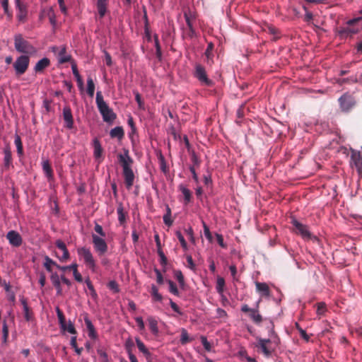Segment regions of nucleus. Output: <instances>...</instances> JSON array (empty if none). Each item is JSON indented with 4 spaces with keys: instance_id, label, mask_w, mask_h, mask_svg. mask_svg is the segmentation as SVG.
I'll return each mask as SVG.
<instances>
[{
    "instance_id": "f257e3e1",
    "label": "nucleus",
    "mask_w": 362,
    "mask_h": 362,
    "mask_svg": "<svg viewBox=\"0 0 362 362\" xmlns=\"http://www.w3.org/2000/svg\"><path fill=\"white\" fill-rule=\"evenodd\" d=\"M118 160L122 167V174L127 189H130L134 185L135 175L132 169L133 159L129 156V151L125 150L124 153H119Z\"/></svg>"
},
{
    "instance_id": "f03ea898",
    "label": "nucleus",
    "mask_w": 362,
    "mask_h": 362,
    "mask_svg": "<svg viewBox=\"0 0 362 362\" xmlns=\"http://www.w3.org/2000/svg\"><path fill=\"white\" fill-rule=\"evenodd\" d=\"M95 103L103 119L107 123H112L116 118V114L104 100L100 91L96 93Z\"/></svg>"
},
{
    "instance_id": "7ed1b4c3",
    "label": "nucleus",
    "mask_w": 362,
    "mask_h": 362,
    "mask_svg": "<svg viewBox=\"0 0 362 362\" xmlns=\"http://www.w3.org/2000/svg\"><path fill=\"white\" fill-rule=\"evenodd\" d=\"M14 46L16 49L21 53L27 54H34L37 49L29 42L24 40L21 35H17L14 37Z\"/></svg>"
},
{
    "instance_id": "20e7f679",
    "label": "nucleus",
    "mask_w": 362,
    "mask_h": 362,
    "mask_svg": "<svg viewBox=\"0 0 362 362\" xmlns=\"http://www.w3.org/2000/svg\"><path fill=\"white\" fill-rule=\"evenodd\" d=\"M77 253L79 257L83 259L86 266L93 272L97 269L96 262L89 248L81 247L77 249Z\"/></svg>"
},
{
    "instance_id": "39448f33",
    "label": "nucleus",
    "mask_w": 362,
    "mask_h": 362,
    "mask_svg": "<svg viewBox=\"0 0 362 362\" xmlns=\"http://www.w3.org/2000/svg\"><path fill=\"white\" fill-rule=\"evenodd\" d=\"M361 29H362V10L361 16L348 21L346 27L342 28L339 34L341 37H346L358 33Z\"/></svg>"
},
{
    "instance_id": "423d86ee",
    "label": "nucleus",
    "mask_w": 362,
    "mask_h": 362,
    "mask_svg": "<svg viewBox=\"0 0 362 362\" xmlns=\"http://www.w3.org/2000/svg\"><path fill=\"white\" fill-rule=\"evenodd\" d=\"M29 64L30 57L28 55L23 54L18 57L13 63L16 76H20L24 74L28 69Z\"/></svg>"
},
{
    "instance_id": "0eeeda50",
    "label": "nucleus",
    "mask_w": 362,
    "mask_h": 362,
    "mask_svg": "<svg viewBox=\"0 0 362 362\" xmlns=\"http://www.w3.org/2000/svg\"><path fill=\"white\" fill-rule=\"evenodd\" d=\"M104 237H100L96 234H92V240L94 249L99 255H104L107 251V244Z\"/></svg>"
},
{
    "instance_id": "6e6552de",
    "label": "nucleus",
    "mask_w": 362,
    "mask_h": 362,
    "mask_svg": "<svg viewBox=\"0 0 362 362\" xmlns=\"http://www.w3.org/2000/svg\"><path fill=\"white\" fill-rule=\"evenodd\" d=\"M194 76L204 86H211L212 81L207 77L205 69L201 64H196Z\"/></svg>"
},
{
    "instance_id": "1a4fd4ad",
    "label": "nucleus",
    "mask_w": 362,
    "mask_h": 362,
    "mask_svg": "<svg viewBox=\"0 0 362 362\" xmlns=\"http://www.w3.org/2000/svg\"><path fill=\"white\" fill-rule=\"evenodd\" d=\"M52 52L57 55V60L60 64H64L71 60V55L66 52L65 46L53 47Z\"/></svg>"
},
{
    "instance_id": "9d476101",
    "label": "nucleus",
    "mask_w": 362,
    "mask_h": 362,
    "mask_svg": "<svg viewBox=\"0 0 362 362\" xmlns=\"http://www.w3.org/2000/svg\"><path fill=\"white\" fill-rule=\"evenodd\" d=\"M45 17H48L50 24L53 28H55L57 25L56 15L52 6L45 7L41 9L40 19L42 20Z\"/></svg>"
},
{
    "instance_id": "9b49d317",
    "label": "nucleus",
    "mask_w": 362,
    "mask_h": 362,
    "mask_svg": "<svg viewBox=\"0 0 362 362\" xmlns=\"http://www.w3.org/2000/svg\"><path fill=\"white\" fill-rule=\"evenodd\" d=\"M339 102L341 108L344 111L349 110L355 105V100L354 98L348 93H345L341 97H340Z\"/></svg>"
},
{
    "instance_id": "f8f14e48",
    "label": "nucleus",
    "mask_w": 362,
    "mask_h": 362,
    "mask_svg": "<svg viewBox=\"0 0 362 362\" xmlns=\"http://www.w3.org/2000/svg\"><path fill=\"white\" fill-rule=\"evenodd\" d=\"M292 223L296 228V233L300 234L303 238L307 240L311 238V234L306 226L300 223L296 220H293Z\"/></svg>"
},
{
    "instance_id": "ddd939ff",
    "label": "nucleus",
    "mask_w": 362,
    "mask_h": 362,
    "mask_svg": "<svg viewBox=\"0 0 362 362\" xmlns=\"http://www.w3.org/2000/svg\"><path fill=\"white\" fill-rule=\"evenodd\" d=\"M6 238L9 243L14 247H19L23 242L21 235L15 230L8 231L6 234Z\"/></svg>"
},
{
    "instance_id": "4468645a",
    "label": "nucleus",
    "mask_w": 362,
    "mask_h": 362,
    "mask_svg": "<svg viewBox=\"0 0 362 362\" xmlns=\"http://www.w3.org/2000/svg\"><path fill=\"white\" fill-rule=\"evenodd\" d=\"M15 4L18 10L17 18L18 21L25 22L27 17L26 6L21 2V0H15Z\"/></svg>"
},
{
    "instance_id": "2eb2a0df",
    "label": "nucleus",
    "mask_w": 362,
    "mask_h": 362,
    "mask_svg": "<svg viewBox=\"0 0 362 362\" xmlns=\"http://www.w3.org/2000/svg\"><path fill=\"white\" fill-rule=\"evenodd\" d=\"M63 118L64 120V127L67 129H72L74 127V120L71 110L69 107H65L63 109Z\"/></svg>"
},
{
    "instance_id": "dca6fc26",
    "label": "nucleus",
    "mask_w": 362,
    "mask_h": 362,
    "mask_svg": "<svg viewBox=\"0 0 362 362\" xmlns=\"http://www.w3.org/2000/svg\"><path fill=\"white\" fill-rule=\"evenodd\" d=\"M84 322L86 326L88 336L89 337V338L92 339H96L98 337V334L91 320L88 317H86L84 318Z\"/></svg>"
},
{
    "instance_id": "f3484780",
    "label": "nucleus",
    "mask_w": 362,
    "mask_h": 362,
    "mask_svg": "<svg viewBox=\"0 0 362 362\" xmlns=\"http://www.w3.org/2000/svg\"><path fill=\"white\" fill-rule=\"evenodd\" d=\"M50 61L48 58L44 57L39 60L34 66V71L35 73H41L43 70L49 66Z\"/></svg>"
},
{
    "instance_id": "a211bd4d",
    "label": "nucleus",
    "mask_w": 362,
    "mask_h": 362,
    "mask_svg": "<svg viewBox=\"0 0 362 362\" xmlns=\"http://www.w3.org/2000/svg\"><path fill=\"white\" fill-rule=\"evenodd\" d=\"M51 281L57 290V294L61 295L62 293V288L61 286V280L60 276L57 274V273H52L50 276Z\"/></svg>"
},
{
    "instance_id": "6ab92c4d",
    "label": "nucleus",
    "mask_w": 362,
    "mask_h": 362,
    "mask_svg": "<svg viewBox=\"0 0 362 362\" xmlns=\"http://www.w3.org/2000/svg\"><path fill=\"white\" fill-rule=\"evenodd\" d=\"M271 343L270 339H258L257 346L259 347L266 356H269L272 351L268 348L267 344Z\"/></svg>"
},
{
    "instance_id": "aec40b11",
    "label": "nucleus",
    "mask_w": 362,
    "mask_h": 362,
    "mask_svg": "<svg viewBox=\"0 0 362 362\" xmlns=\"http://www.w3.org/2000/svg\"><path fill=\"white\" fill-rule=\"evenodd\" d=\"M256 290L262 296H269V288L266 283L255 282Z\"/></svg>"
},
{
    "instance_id": "412c9836",
    "label": "nucleus",
    "mask_w": 362,
    "mask_h": 362,
    "mask_svg": "<svg viewBox=\"0 0 362 362\" xmlns=\"http://www.w3.org/2000/svg\"><path fill=\"white\" fill-rule=\"evenodd\" d=\"M93 156L95 159H99L102 157L103 153V148L100 144V141L95 138L93 140Z\"/></svg>"
},
{
    "instance_id": "4be33fe9",
    "label": "nucleus",
    "mask_w": 362,
    "mask_h": 362,
    "mask_svg": "<svg viewBox=\"0 0 362 362\" xmlns=\"http://www.w3.org/2000/svg\"><path fill=\"white\" fill-rule=\"evenodd\" d=\"M136 346L139 350L146 358L147 360L151 359V354L148 351V349L146 347L144 344L141 341V339L138 337L135 339Z\"/></svg>"
},
{
    "instance_id": "5701e85b",
    "label": "nucleus",
    "mask_w": 362,
    "mask_h": 362,
    "mask_svg": "<svg viewBox=\"0 0 362 362\" xmlns=\"http://www.w3.org/2000/svg\"><path fill=\"white\" fill-rule=\"evenodd\" d=\"M147 321L148 323L149 329L153 334L158 335L159 332L158 327V320L156 317L153 316H149L147 318Z\"/></svg>"
},
{
    "instance_id": "b1692460",
    "label": "nucleus",
    "mask_w": 362,
    "mask_h": 362,
    "mask_svg": "<svg viewBox=\"0 0 362 362\" xmlns=\"http://www.w3.org/2000/svg\"><path fill=\"white\" fill-rule=\"evenodd\" d=\"M42 165L43 172H44L45 176L47 177V178L48 179V180L49 181L52 180H53V172H52V169L49 165V160H43Z\"/></svg>"
},
{
    "instance_id": "393cba45",
    "label": "nucleus",
    "mask_w": 362,
    "mask_h": 362,
    "mask_svg": "<svg viewBox=\"0 0 362 362\" xmlns=\"http://www.w3.org/2000/svg\"><path fill=\"white\" fill-rule=\"evenodd\" d=\"M362 81V74H361L359 76L357 75L352 76L349 78H338L337 79L336 82L339 83V85H342L346 83H358Z\"/></svg>"
},
{
    "instance_id": "a878e982",
    "label": "nucleus",
    "mask_w": 362,
    "mask_h": 362,
    "mask_svg": "<svg viewBox=\"0 0 362 362\" xmlns=\"http://www.w3.org/2000/svg\"><path fill=\"white\" fill-rule=\"evenodd\" d=\"M178 189L184 196L185 204H187L188 203H189L192 199L191 191L182 184L179 185Z\"/></svg>"
},
{
    "instance_id": "bb28decb",
    "label": "nucleus",
    "mask_w": 362,
    "mask_h": 362,
    "mask_svg": "<svg viewBox=\"0 0 362 362\" xmlns=\"http://www.w3.org/2000/svg\"><path fill=\"white\" fill-rule=\"evenodd\" d=\"M185 18L187 23V25L189 28V33L188 35L190 37H193L196 35L195 30L193 28V24L192 22V16L190 13H185Z\"/></svg>"
},
{
    "instance_id": "cd10ccee",
    "label": "nucleus",
    "mask_w": 362,
    "mask_h": 362,
    "mask_svg": "<svg viewBox=\"0 0 362 362\" xmlns=\"http://www.w3.org/2000/svg\"><path fill=\"white\" fill-rule=\"evenodd\" d=\"M185 18L187 23V25L189 28V33L188 35L190 37H193L196 35L195 30L193 28V24L192 22V16L190 13H185Z\"/></svg>"
},
{
    "instance_id": "c85d7f7f",
    "label": "nucleus",
    "mask_w": 362,
    "mask_h": 362,
    "mask_svg": "<svg viewBox=\"0 0 362 362\" xmlns=\"http://www.w3.org/2000/svg\"><path fill=\"white\" fill-rule=\"evenodd\" d=\"M259 300L257 303V308H258ZM250 317L252 320L257 324H259L262 321V317L259 313L258 309H252L250 312Z\"/></svg>"
},
{
    "instance_id": "c756f323",
    "label": "nucleus",
    "mask_w": 362,
    "mask_h": 362,
    "mask_svg": "<svg viewBox=\"0 0 362 362\" xmlns=\"http://www.w3.org/2000/svg\"><path fill=\"white\" fill-rule=\"evenodd\" d=\"M71 69H72L73 74L76 80L78 88L81 90H83V79H82L81 75L79 74V72L77 69L76 66L72 65Z\"/></svg>"
},
{
    "instance_id": "7c9ffc66",
    "label": "nucleus",
    "mask_w": 362,
    "mask_h": 362,
    "mask_svg": "<svg viewBox=\"0 0 362 362\" xmlns=\"http://www.w3.org/2000/svg\"><path fill=\"white\" fill-rule=\"evenodd\" d=\"M107 0H98L97 1V8L98 11V14L100 18H103L107 11Z\"/></svg>"
},
{
    "instance_id": "2f4dec72",
    "label": "nucleus",
    "mask_w": 362,
    "mask_h": 362,
    "mask_svg": "<svg viewBox=\"0 0 362 362\" xmlns=\"http://www.w3.org/2000/svg\"><path fill=\"white\" fill-rule=\"evenodd\" d=\"M124 134V130L122 127H116L110 132V135L112 138H117L118 139H122Z\"/></svg>"
},
{
    "instance_id": "473e14b6",
    "label": "nucleus",
    "mask_w": 362,
    "mask_h": 362,
    "mask_svg": "<svg viewBox=\"0 0 362 362\" xmlns=\"http://www.w3.org/2000/svg\"><path fill=\"white\" fill-rule=\"evenodd\" d=\"M57 264L48 256L45 257V262L43 264V266L45 267L47 272H50L51 274L53 273L52 267L53 266L57 267Z\"/></svg>"
},
{
    "instance_id": "72a5a7b5",
    "label": "nucleus",
    "mask_w": 362,
    "mask_h": 362,
    "mask_svg": "<svg viewBox=\"0 0 362 362\" xmlns=\"http://www.w3.org/2000/svg\"><path fill=\"white\" fill-rule=\"evenodd\" d=\"M62 331L67 332L71 334H76V331L74 326V324L69 320L68 322L64 324V327H60Z\"/></svg>"
},
{
    "instance_id": "f704fd0d",
    "label": "nucleus",
    "mask_w": 362,
    "mask_h": 362,
    "mask_svg": "<svg viewBox=\"0 0 362 362\" xmlns=\"http://www.w3.org/2000/svg\"><path fill=\"white\" fill-rule=\"evenodd\" d=\"M4 165L6 167H8L11 164V159H12L11 158V152L9 148H4Z\"/></svg>"
},
{
    "instance_id": "c9c22d12",
    "label": "nucleus",
    "mask_w": 362,
    "mask_h": 362,
    "mask_svg": "<svg viewBox=\"0 0 362 362\" xmlns=\"http://www.w3.org/2000/svg\"><path fill=\"white\" fill-rule=\"evenodd\" d=\"M151 296L153 299L156 301L160 302L163 299L162 296L159 293L158 288L155 285L151 286Z\"/></svg>"
},
{
    "instance_id": "e433bc0d",
    "label": "nucleus",
    "mask_w": 362,
    "mask_h": 362,
    "mask_svg": "<svg viewBox=\"0 0 362 362\" xmlns=\"http://www.w3.org/2000/svg\"><path fill=\"white\" fill-rule=\"evenodd\" d=\"M95 91V84L93 80L89 77L87 79V93L90 97H93Z\"/></svg>"
},
{
    "instance_id": "4c0bfd02",
    "label": "nucleus",
    "mask_w": 362,
    "mask_h": 362,
    "mask_svg": "<svg viewBox=\"0 0 362 362\" xmlns=\"http://www.w3.org/2000/svg\"><path fill=\"white\" fill-rule=\"evenodd\" d=\"M117 213L118 216V221L121 225L125 223V214L124 212V209L122 205H119L117 209Z\"/></svg>"
},
{
    "instance_id": "58836bf2",
    "label": "nucleus",
    "mask_w": 362,
    "mask_h": 362,
    "mask_svg": "<svg viewBox=\"0 0 362 362\" xmlns=\"http://www.w3.org/2000/svg\"><path fill=\"white\" fill-rule=\"evenodd\" d=\"M225 286V280L222 277H218L216 280V291L219 294H222L223 293Z\"/></svg>"
},
{
    "instance_id": "ea45409f",
    "label": "nucleus",
    "mask_w": 362,
    "mask_h": 362,
    "mask_svg": "<svg viewBox=\"0 0 362 362\" xmlns=\"http://www.w3.org/2000/svg\"><path fill=\"white\" fill-rule=\"evenodd\" d=\"M166 282L168 283V286H169V291L176 296H180V292L177 289V287L176 286V284L171 280H167Z\"/></svg>"
},
{
    "instance_id": "a19ab883",
    "label": "nucleus",
    "mask_w": 362,
    "mask_h": 362,
    "mask_svg": "<svg viewBox=\"0 0 362 362\" xmlns=\"http://www.w3.org/2000/svg\"><path fill=\"white\" fill-rule=\"evenodd\" d=\"M14 144L16 146L18 154L21 156L23 154V144L21 142V139L18 134L15 136Z\"/></svg>"
},
{
    "instance_id": "79ce46f5",
    "label": "nucleus",
    "mask_w": 362,
    "mask_h": 362,
    "mask_svg": "<svg viewBox=\"0 0 362 362\" xmlns=\"http://www.w3.org/2000/svg\"><path fill=\"white\" fill-rule=\"evenodd\" d=\"M174 275L176 279L177 280L180 286L183 288L185 286V279L182 275V273L180 270H176L174 272Z\"/></svg>"
},
{
    "instance_id": "37998d69",
    "label": "nucleus",
    "mask_w": 362,
    "mask_h": 362,
    "mask_svg": "<svg viewBox=\"0 0 362 362\" xmlns=\"http://www.w3.org/2000/svg\"><path fill=\"white\" fill-rule=\"evenodd\" d=\"M72 267L73 274L75 280L77 281L78 282H81L83 281V279L81 274L78 272V264L76 263H73Z\"/></svg>"
},
{
    "instance_id": "c03bdc74",
    "label": "nucleus",
    "mask_w": 362,
    "mask_h": 362,
    "mask_svg": "<svg viewBox=\"0 0 362 362\" xmlns=\"http://www.w3.org/2000/svg\"><path fill=\"white\" fill-rule=\"evenodd\" d=\"M175 235H176L177 238H178L182 247L185 250H187L188 249L187 243L186 240H185L183 235L181 234V233L179 230L175 232Z\"/></svg>"
},
{
    "instance_id": "a18cd8bd",
    "label": "nucleus",
    "mask_w": 362,
    "mask_h": 362,
    "mask_svg": "<svg viewBox=\"0 0 362 362\" xmlns=\"http://www.w3.org/2000/svg\"><path fill=\"white\" fill-rule=\"evenodd\" d=\"M70 344L74 349L76 353L78 355H80L81 354V351H82L83 349L82 348H78L77 346V344H76V336H73L71 338Z\"/></svg>"
},
{
    "instance_id": "49530a36",
    "label": "nucleus",
    "mask_w": 362,
    "mask_h": 362,
    "mask_svg": "<svg viewBox=\"0 0 362 362\" xmlns=\"http://www.w3.org/2000/svg\"><path fill=\"white\" fill-rule=\"evenodd\" d=\"M326 311V305L323 302H320L317 305V315L318 316H322L325 313Z\"/></svg>"
},
{
    "instance_id": "de8ad7c7",
    "label": "nucleus",
    "mask_w": 362,
    "mask_h": 362,
    "mask_svg": "<svg viewBox=\"0 0 362 362\" xmlns=\"http://www.w3.org/2000/svg\"><path fill=\"white\" fill-rule=\"evenodd\" d=\"M57 317L59 320V323L60 327H64V324L66 323V321L65 320V317L62 313V312L60 310L59 308H57L56 309Z\"/></svg>"
},
{
    "instance_id": "09e8293b",
    "label": "nucleus",
    "mask_w": 362,
    "mask_h": 362,
    "mask_svg": "<svg viewBox=\"0 0 362 362\" xmlns=\"http://www.w3.org/2000/svg\"><path fill=\"white\" fill-rule=\"evenodd\" d=\"M189 341V335L186 329H182L181 330V336H180V342L182 344H185Z\"/></svg>"
},
{
    "instance_id": "8fccbe9b",
    "label": "nucleus",
    "mask_w": 362,
    "mask_h": 362,
    "mask_svg": "<svg viewBox=\"0 0 362 362\" xmlns=\"http://www.w3.org/2000/svg\"><path fill=\"white\" fill-rule=\"evenodd\" d=\"M2 332H3V341L6 342L8 336V328L6 322L5 320H4V322H3Z\"/></svg>"
},
{
    "instance_id": "3c124183",
    "label": "nucleus",
    "mask_w": 362,
    "mask_h": 362,
    "mask_svg": "<svg viewBox=\"0 0 362 362\" xmlns=\"http://www.w3.org/2000/svg\"><path fill=\"white\" fill-rule=\"evenodd\" d=\"M56 256L57 257L59 260L60 262H64L67 261L69 259V257H70V255H69V251L62 252V255H58L57 254Z\"/></svg>"
},
{
    "instance_id": "603ef678",
    "label": "nucleus",
    "mask_w": 362,
    "mask_h": 362,
    "mask_svg": "<svg viewBox=\"0 0 362 362\" xmlns=\"http://www.w3.org/2000/svg\"><path fill=\"white\" fill-rule=\"evenodd\" d=\"M227 317V313L223 309L220 308L216 309V317L225 320Z\"/></svg>"
},
{
    "instance_id": "864d4df0",
    "label": "nucleus",
    "mask_w": 362,
    "mask_h": 362,
    "mask_svg": "<svg viewBox=\"0 0 362 362\" xmlns=\"http://www.w3.org/2000/svg\"><path fill=\"white\" fill-rule=\"evenodd\" d=\"M108 288L113 291L114 293H118L119 291L117 283L115 281H111L108 283Z\"/></svg>"
},
{
    "instance_id": "5fc2aeb1",
    "label": "nucleus",
    "mask_w": 362,
    "mask_h": 362,
    "mask_svg": "<svg viewBox=\"0 0 362 362\" xmlns=\"http://www.w3.org/2000/svg\"><path fill=\"white\" fill-rule=\"evenodd\" d=\"M158 159H159V162H160V170L163 173H165L167 170V165H166V163H165L163 156L162 154H160Z\"/></svg>"
},
{
    "instance_id": "6e6d98bb",
    "label": "nucleus",
    "mask_w": 362,
    "mask_h": 362,
    "mask_svg": "<svg viewBox=\"0 0 362 362\" xmlns=\"http://www.w3.org/2000/svg\"><path fill=\"white\" fill-rule=\"evenodd\" d=\"M186 258H187V267L192 271H195L196 265L194 263L192 256L187 255Z\"/></svg>"
},
{
    "instance_id": "4d7b16f0",
    "label": "nucleus",
    "mask_w": 362,
    "mask_h": 362,
    "mask_svg": "<svg viewBox=\"0 0 362 362\" xmlns=\"http://www.w3.org/2000/svg\"><path fill=\"white\" fill-rule=\"evenodd\" d=\"M134 320L136 322L139 329L140 331H143L145 329V325H144V322L142 317H136L134 318Z\"/></svg>"
},
{
    "instance_id": "13d9d810",
    "label": "nucleus",
    "mask_w": 362,
    "mask_h": 362,
    "mask_svg": "<svg viewBox=\"0 0 362 362\" xmlns=\"http://www.w3.org/2000/svg\"><path fill=\"white\" fill-rule=\"evenodd\" d=\"M158 254L160 257V262L162 265L167 264V258L161 249L157 250Z\"/></svg>"
},
{
    "instance_id": "bf43d9fd",
    "label": "nucleus",
    "mask_w": 362,
    "mask_h": 362,
    "mask_svg": "<svg viewBox=\"0 0 362 362\" xmlns=\"http://www.w3.org/2000/svg\"><path fill=\"white\" fill-rule=\"evenodd\" d=\"M203 228H204V233L205 237L209 241H211L212 240L211 233V232L209 230V227L206 225V223L204 222H203Z\"/></svg>"
},
{
    "instance_id": "052dcab7",
    "label": "nucleus",
    "mask_w": 362,
    "mask_h": 362,
    "mask_svg": "<svg viewBox=\"0 0 362 362\" xmlns=\"http://www.w3.org/2000/svg\"><path fill=\"white\" fill-rule=\"evenodd\" d=\"M98 354L100 356L101 362H108V356L105 351L100 349L98 350Z\"/></svg>"
},
{
    "instance_id": "680f3d73",
    "label": "nucleus",
    "mask_w": 362,
    "mask_h": 362,
    "mask_svg": "<svg viewBox=\"0 0 362 362\" xmlns=\"http://www.w3.org/2000/svg\"><path fill=\"white\" fill-rule=\"evenodd\" d=\"M186 234L189 236V238L192 243H194V231L192 227H189L185 230Z\"/></svg>"
},
{
    "instance_id": "e2e57ef3",
    "label": "nucleus",
    "mask_w": 362,
    "mask_h": 362,
    "mask_svg": "<svg viewBox=\"0 0 362 362\" xmlns=\"http://www.w3.org/2000/svg\"><path fill=\"white\" fill-rule=\"evenodd\" d=\"M57 1L59 4V6L61 12L64 15H67L68 11H67V8L64 4V0H57Z\"/></svg>"
},
{
    "instance_id": "0e129e2a",
    "label": "nucleus",
    "mask_w": 362,
    "mask_h": 362,
    "mask_svg": "<svg viewBox=\"0 0 362 362\" xmlns=\"http://www.w3.org/2000/svg\"><path fill=\"white\" fill-rule=\"evenodd\" d=\"M95 231L100 235V237H105V233L103 229V227L98 223H95L94 227Z\"/></svg>"
},
{
    "instance_id": "69168bd1",
    "label": "nucleus",
    "mask_w": 362,
    "mask_h": 362,
    "mask_svg": "<svg viewBox=\"0 0 362 362\" xmlns=\"http://www.w3.org/2000/svg\"><path fill=\"white\" fill-rule=\"evenodd\" d=\"M56 244V246L62 251V252H64V251H68L67 248H66V246L65 245V243L61 240H57L55 243Z\"/></svg>"
},
{
    "instance_id": "338daca9",
    "label": "nucleus",
    "mask_w": 362,
    "mask_h": 362,
    "mask_svg": "<svg viewBox=\"0 0 362 362\" xmlns=\"http://www.w3.org/2000/svg\"><path fill=\"white\" fill-rule=\"evenodd\" d=\"M56 244V246L62 251V252H64V251H68L67 248H66V246L65 245V243L61 240H57L55 243Z\"/></svg>"
},
{
    "instance_id": "774afa93",
    "label": "nucleus",
    "mask_w": 362,
    "mask_h": 362,
    "mask_svg": "<svg viewBox=\"0 0 362 362\" xmlns=\"http://www.w3.org/2000/svg\"><path fill=\"white\" fill-rule=\"evenodd\" d=\"M216 240H217L218 245L223 248H226L227 245L223 241V238L222 235L216 233Z\"/></svg>"
}]
</instances>
